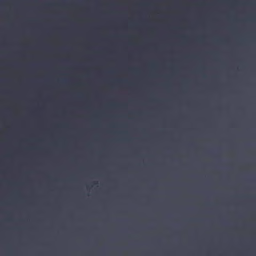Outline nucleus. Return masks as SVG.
<instances>
[{
    "instance_id": "1",
    "label": "nucleus",
    "mask_w": 256,
    "mask_h": 256,
    "mask_svg": "<svg viewBox=\"0 0 256 256\" xmlns=\"http://www.w3.org/2000/svg\"><path fill=\"white\" fill-rule=\"evenodd\" d=\"M68 33V28H64L60 30V34L63 35H67Z\"/></svg>"
},
{
    "instance_id": "2",
    "label": "nucleus",
    "mask_w": 256,
    "mask_h": 256,
    "mask_svg": "<svg viewBox=\"0 0 256 256\" xmlns=\"http://www.w3.org/2000/svg\"><path fill=\"white\" fill-rule=\"evenodd\" d=\"M76 34H77L78 38V36L80 34V28H79V26H78V24Z\"/></svg>"
},
{
    "instance_id": "3",
    "label": "nucleus",
    "mask_w": 256,
    "mask_h": 256,
    "mask_svg": "<svg viewBox=\"0 0 256 256\" xmlns=\"http://www.w3.org/2000/svg\"><path fill=\"white\" fill-rule=\"evenodd\" d=\"M0 50H1V54H2L3 52V50H4L5 49H0ZM74 50H76V52L78 53H79L80 49L78 48V49H74Z\"/></svg>"
},
{
    "instance_id": "4",
    "label": "nucleus",
    "mask_w": 256,
    "mask_h": 256,
    "mask_svg": "<svg viewBox=\"0 0 256 256\" xmlns=\"http://www.w3.org/2000/svg\"><path fill=\"white\" fill-rule=\"evenodd\" d=\"M4 48L3 46V44H2V42H1V48ZM76 48H80V46H77V47H76Z\"/></svg>"
},
{
    "instance_id": "5",
    "label": "nucleus",
    "mask_w": 256,
    "mask_h": 256,
    "mask_svg": "<svg viewBox=\"0 0 256 256\" xmlns=\"http://www.w3.org/2000/svg\"><path fill=\"white\" fill-rule=\"evenodd\" d=\"M78 68H79V62H78Z\"/></svg>"
},
{
    "instance_id": "6",
    "label": "nucleus",
    "mask_w": 256,
    "mask_h": 256,
    "mask_svg": "<svg viewBox=\"0 0 256 256\" xmlns=\"http://www.w3.org/2000/svg\"><path fill=\"white\" fill-rule=\"evenodd\" d=\"M154 48H156V47H154Z\"/></svg>"
},
{
    "instance_id": "7",
    "label": "nucleus",
    "mask_w": 256,
    "mask_h": 256,
    "mask_svg": "<svg viewBox=\"0 0 256 256\" xmlns=\"http://www.w3.org/2000/svg\"><path fill=\"white\" fill-rule=\"evenodd\" d=\"M228 48H230V47H229Z\"/></svg>"
},
{
    "instance_id": "8",
    "label": "nucleus",
    "mask_w": 256,
    "mask_h": 256,
    "mask_svg": "<svg viewBox=\"0 0 256 256\" xmlns=\"http://www.w3.org/2000/svg\"><path fill=\"white\" fill-rule=\"evenodd\" d=\"M97 50H99L100 49H99V48H98Z\"/></svg>"
},
{
    "instance_id": "9",
    "label": "nucleus",
    "mask_w": 256,
    "mask_h": 256,
    "mask_svg": "<svg viewBox=\"0 0 256 256\" xmlns=\"http://www.w3.org/2000/svg\"><path fill=\"white\" fill-rule=\"evenodd\" d=\"M231 50H233L234 49H233V48H232Z\"/></svg>"
}]
</instances>
